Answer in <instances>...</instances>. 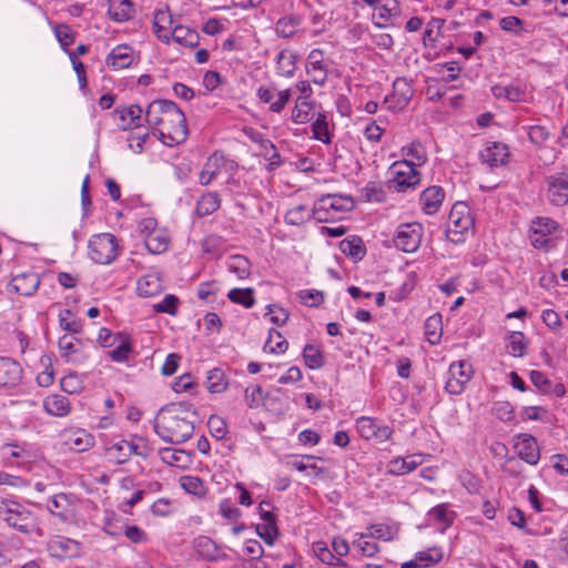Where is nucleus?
Returning <instances> with one entry per match:
<instances>
[{"label": "nucleus", "mask_w": 568, "mask_h": 568, "mask_svg": "<svg viewBox=\"0 0 568 568\" xmlns=\"http://www.w3.org/2000/svg\"><path fill=\"white\" fill-rule=\"evenodd\" d=\"M197 419V409L192 403H170L158 412L153 428L162 440L180 445L193 436Z\"/></svg>", "instance_id": "nucleus-1"}, {"label": "nucleus", "mask_w": 568, "mask_h": 568, "mask_svg": "<svg viewBox=\"0 0 568 568\" xmlns=\"http://www.w3.org/2000/svg\"><path fill=\"white\" fill-rule=\"evenodd\" d=\"M403 153L409 159L407 161L414 168L422 166L427 162L426 149L418 141H414L409 145L403 148Z\"/></svg>", "instance_id": "nucleus-42"}, {"label": "nucleus", "mask_w": 568, "mask_h": 568, "mask_svg": "<svg viewBox=\"0 0 568 568\" xmlns=\"http://www.w3.org/2000/svg\"><path fill=\"white\" fill-rule=\"evenodd\" d=\"M313 217L312 211H308L306 205L300 204L288 210L284 215V221L288 225L298 226Z\"/></svg>", "instance_id": "nucleus-45"}, {"label": "nucleus", "mask_w": 568, "mask_h": 568, "mask_svg": "<svg viewBox=\"0 0 568 568\" xmlns=\"http://www.w3.org/2000/svg\"><path fill=\"white\" fill-rule=\"evenodd\" d=\"M44 410L55 417H64L71 412L69 398L61 394H52L43 399Z\"/></svg>", "instance_id": "nucleus-31"}, {"label": "nucleus", "mask_w": 568, "mask_h": 568, "mask_svg": "<svg viewBox=\"0 0 568 568\" xmlns=\"http://www.w3.org/2000/svg\"><path fill=\"white\" fill-rule=\"evenodd\" d=\"M514 448L520 459L529 465H537L540 450L537 440L529 434H519L515 437Z\"/></svg>", "instance_id": "nucleus-16"}, {"label": "nucleus", "mask_w": 568, "mask_h": 568, "mask_svg": "<svg viewBox=\"0 0 568 568\" xmlns=\"http://www.w3.org/2000/svg\"><path fill=\"white\" fill-rule=\"evenodd\" d=\"M548 197L555 205L561 206L568 202V174L558 173L547 178Z\"/></svg>", "instance_id": "nucleus-22"}, {"label": "nucleus", "mask_w": 568, "mask_h": 568, "mask_svg": "<svg viewBox=\"0 0 568 568\" xmlns=\"http://www.w3.org/2000/svg\"><path fill=\"white\" fill-rule=\"evenodd\" d=\"M108 452L114 456L118 465L126 463L130 459L129 440L121 439L112 444Z\"/></svg>", "instance_id": "nucleus-59"}, {"label": "nucleus", "mask_w": 568, "mask_h": 568, "mask_svg": "<svg viewBox=\"0 0 568 568\" xmlns=\"http://www.w3.org/2000/svg\"><path fill=\"white\" fill-rule=\"evenodd\" d=\"M474 224L469 206L464 202H456L448 214L446 236L450 242L460 244L465 241L466 234L473 231Z\"/></svg>", "instance_id": "nucleus-5"}, {"label": "nucleus", "mask_w": 568, "mask_h": 568, "mask_svg": "<svg viewBox=\"0 0 568 568\" xmlns=\"http://www.w3.org/2000/svg\"><path fill=\"white\" fill-rule=\"evenodd\" d=\"M444 554L442 548L433 547L416 555L422 568L433 567L443 560Z\"/></svg>", "instance_id": "nucleus-52"}, {"label": "nucleus", "mask_w": 568, "mask_h": 568, "mask_svg": "<svg viewBox=\"0 0 568 568\" xmlns=\"http://www.w3.org/2000/svg\"><path fill=\"white\" fill-rule=\"evenodd\" d=\"M297 301L307 307H318L325 300L323 291L315 288H305L296 293Z\"/></svg>", "instance_id": "nucleus-48"}, {"label": "nucleus", "mask_w": 568, "mask_h": 568, "mask_svg": "<svg viewBox=\"0 0 568 568\" xmlns=\"http://www.w3.org/2000/svg\"><path fill=\"white\" fill-rule=\"evenodd\" d=\"M557 229V222L550 217H537L530 227V242L534 247H545L549 241L550 235Z\"/></svg>", "instance_id": "nucleus-18"}, {"label": "nucleus", "mask_w": 568, "mask_h": 568, "mask_svg": "<svg viewBox=\"0 0 568 568\" xmlns=\"http://www.w3.org/2000/svg\"><path fill=\"white\" fill-rule=\"evenodd\" d=\"M312 138L324 144H331L333 133L329 128L328 115L326 112H316L311 124Z\"/></svg>", "instance_id": "nucleus-28"}, {"label": "nucleus", "mask_w": 568, "mask_h": 568, "mask_svg": "<svg viewBox=\"0 0 568 568\" xmlns=\"http://www.w3.org/2000/svg\"><path fill=\"white\" fill-rule=\"evenodd\" d=\"M288 347L287 341L282 336V334L274 329L270 328L268 337L264 343V351L275 354H283Z\"/></svg>", "instance_id": "nucleus-47"}, {"label": "nucleus", "mask_w": 568, "mask_h": 568, "mask_svg": "<svg viewBox=\"0 0 568 568\" xmlns=\"http://www.w3.org/2000/svg\"><path fill=\"white\" fill-rule=\"evenodd\" d=\"M227 297L236 304H241L246 308L254 305V290L253 288H232L227 293Z\"/></svg>", "instance_id": "nucleus-54"}, {"label": "nucleus", "mask_w": 568, "mask_h": 568, "mask_svg": "<svg viewBox=\"0 0 568 568\" xmlns=\"http://www.w3.org/2000/svg\"><path fill=\"white\" fill-rule=\"evenodd\" d=\"M427 517L429 520L442 524L444 531L453 525L456 514L455 511L449 510L448 504H439L429 509Z\"/></svg>", "instance_id": "nucleus-39"}, {"label": "nucleus", "mask_w": 568, "mask_h": 568, "mask_svg": "<svg viewBox=\"0 0 568 568\" xmlns=\"http://www.w3.org/2000/svg\"><path fill=\"white\" fill-rule=\"evenodd\" d=\"M207 427H209L210 434L216 439L224 438L227 433L226 422L217 415L210 416V418L207 420Z\"/></svg>", "instance_id": "nucleus-64"}, {"label": "nucleus", "mask_w": 568, "mask_h": 568, "mask_svg": "<svg viewBox=\"0 0 568 568\" xmlns=\"http://www.w3.org/2000/svg\"><path fill=\"white\" fill-rule=\"evenodd\" d=\"M40 285V277L36 272H23L17 274L8 283V291L16 292L23 296L33 295Z\"/></svg>", "instance_id": "nucleus-21"}, {"label": "nucleus", "mask_w": 568, "mask_h": 568, "mask_svg": "<svg viewBox=\"0 0 568 568\" xmlns=\"http://www.w3.org/2000/svg\"><path fill=\"white\" fill-rule=\"evenodd\" d=\"M200 39L201 37L195 29L183 24H175L170 33V42L173 41L184 48L199 45Z\"/></svg>", "instance_id": "nucleus-27"}, {"label": "nucleus", "mask_w": 568, "mask_h": 568, "mask_svg": "<svg viewBox=\"0 0 568 568\" xmlns=\"http://www.w3.org/2000/svg\"><path fill=\"white\" fill-rule=\"evenodd\" d=\"M499 27L505 32L520 36L524 31V21L515 16H507L499 20Z\"/></svg>", "instance_id": "nucleus-63"}, {"label": "nucleus", "mask_w": 568, "mask_h": 568, "mask_svg": "<svg viewBox=\"0 0 568 568\" xmlns=\"http://www.w3.org/2000/svg\"><path fill=\"white\" fill-rule=\"evenodd\" d=\"M134 60L133 49L129 44H119L106 55L105 63L112 70L129 68Z\"/></svg>", "instance_id": "nucleus-23"}, {"label": "nucleus", "mask_w": 568, "mask_h": 568, "mask_svg": "<svg viewBox=\"0 0 568 568\" xmlns=\"http://www.w3.org/2000/svg\"><path fill=\"white\" fill-rule=\"evenodd\" d=\"M144 120L153 134L168 146L178 145L187 138L186 116L173 101H152L146 108Z\"/></svg>", "instance_id": "nucleus-2"}, {"label": "nucleus", "mask_w": 568, "mask_h": 568, "mask_svg": "<svg viewBox=\"0 0 568 568\" xmlns=\"http://www.w3.org/2000/svg\"><path fill=\"white\" fill-rule=\"evenodd\" d=\"M341 252L354 262L362 261L366 255V246L359 236L352 235L339 242Z\"/></svg>", "instance_id": "nucleus-32"}, {"label": "nucleus", "mask_w": 568, "mask_h": 568, "mask_svg": "<svg viewBox=\"0 0 568 568\" xmlns=\"http://www.w3.org/2000/svg\"><path fill=\"white\" fill-rule=\"evenodd\" d=\"M422 462L420 455H409L405 458L396 457L388 462L386 471L389 475L403 476L415 470Z\"/></svg>", "instance_id": "nucleus-26"}, {"label": "nucleus", "mask_w": 568, "mask_h": 568, "mask_svg": "<svg viewBox=\"0 0 568 568\" xmlns=\"http://www.w3.org/2000/svg\"><path fill=\"white\" fill-rule=\"evenodd\" d=\"M527 134L529 141L538 149L544 148L550 136L549 130L545 125L540 124L527 126Z\"/></svg>", "instance_id": "nucleus-56"}, {"label": "nucleus", "mask_w": 568, "mask_h": 568, "mask_svg": "<svg viewBox=\"0 0 568 568\" xmlns=\"http://www.w3.org/2000/svg\"><path fill=\"white\" fill-rule=\"evenodd\" d=\"M113 347L114 348L109 353L111 361L115 363L128 362L130 354L133 352L131 336L128 334L124 338H121Z\"/></svg>", "instance_id": "nucleus-44"}, {"label": "nucleus", "mask_w": 568, "mask_h": 568, "mask_svg": "<svg viewBox=\"0 0 568 568\" xmlns=\"http://www.w3.org/2000/svg\"><path fill=\"white\" fill-rule=\"evenodd\" d=\"M373 14L374 24L378 28L396 24L397 20L402 17V9L398 0H382L374 9Z\"/></svg>", "instance_id": "nucleus-17"}, {"label": "nucleus", "mask_w": 568, "mask_h": 568, "mask_svg": "<svg viewBox=\"0 0 568 568\" xmlns=\"http://www.w3.org/2000/svg\"><path fill=\"white\" fill-rule=\"evenodd\" d=\"M144 244L152 254L164 253L169 248L170 237L164 230H159L145 236Z\"/></svg>", "instance_id": "nucleus-37"}, {"label": "nucleus", "mask_w": 568, "mask_h": 568, "mask_svg": "<svg viewBox=\"0 0 568 568\" xmlns=\"http://www.w3.org/2000/svg\"><path fill=\"white\" fill-rule=\"evenodd\" d=\"M89 257L97 264H111L119 255L118 239L110 233L93 235L88 245Z\"/></svg>", "instance_id": "nucleus-6"}, {"label": "nucleus", "mask_w": 568, "mask_h": 568, "mask_svg": "<svg viewBox=\"0 0 568 568\" xmlns=\"http://www.w3.org/2000/svg\"><path fill=\"white\" fill-rule=\"evenodd\" d=\"M47 550L51 557L60 560L78 558L82 554V544L64 536H54L47 542Z\"/></svg>", "instance_id": "nucleus-11"}, {"label": "nucleus", "mask_w": 568, "mask_h": 568, "mask_svg": "<svg viewBox=\"0 0 568 568\" xmlns=\"http://www.w3.org/2000/svg\"><path fill=\"white\" fill-rule=\"evenodd\" d=\"M59 349L61 352V356L70 361L72 355L79 351L80 342L72 334H64L59 338L58 342Z\"/></svg>", "instance_id": "nucleus-55"}, {"label": "nucleus", "mask_w": 568, "mask_h": 568, "mask_svg": "<svg viewBox=\"0 0 568 568\" xmlns=\"http://www.w3.org/2000/svg\"><path fill=\"white\" fill-rule=\"evenodd\" d=\"M193 549L201 559L206 561H216L221 557L216 542L206 536L195 538L193 540Z\"/></svg>", "instance_id": "nucleus-30"}, {"label": "nucleus", "mask_w": 568, "mask_h": 568, "mask_svg": "<svg viewBox=\"0 0 568 568\" xmlns=\"http://www.w3.org/2000/svg\"><path fill=\"white\" fill-rule=\"evenodd\" d=\"M61 388L68 394H79L83 389V381L77 373H69L61 378Z\"/></svg>", "instance_id": "nucleus-58"}, {"label": "nucleus", "mask_w": 568, "mask_h": 568, "mask_svg": "<svg viewBox=\"0 0 568 568\" xmlns=\"http://www.w3.org/2000/svg\"><path fill=\"white\" fill-rule=\"evenodd\" d=\"M377 425V419L367 416H362L356 420L357 430L365 439H372L374 437Z\"/></svg>", "instance_id": "nucleus-60"}, {"label": "nucleus", "mask_w": 568, "mask_h": 568, "mask_svg": "<svg viewBox=\"0 0 568 568\" xmlns=\"http://www.w3.org/2000/svg\"><path fill=\"white\" fill-rule=\"evenodd\" d=\"M0 518L8 526L23 534H30L37 528L34 515L19 501L0 497Z\"/></svg>", "instance_id": "nucleus-4"}, {"label": "nucleus", "mask_w": 568, "mask_h": 568, "mask_svg": "<svg viewBox=\"0 0 568 568\" xmlns=\"http://www.w3.org/2000/svg\"><path fill=\"white\" fill-rule=\"evenodd\" d=\"M448 375L457 377L458 381L462 379L468 383L474 375V369L468 361L462 359L453 362L449 365Z\"/></svg>", "instance_id": "nucleus-51"}, {"label": "nucleus", "mask_w": 568, "mask_h": 568, "mask_svg": "<svg viewBox=\"0 0 568 568\" xmlns=\"http://www.w3.org/2000/svg\"><path fill=\"white\" fill-rule=\"evenodd\" d=\"M392 186L397 192L415 189L420 182V173L408 161H396L389 168Z\"/></svg>", "instance_id": "nucleus-7"}, {"label": "nucleus", "mask_w": 568, "mask_h": 568, "mask_svg": "<svg viewBox=\"0 0 568 568\" xmlns=\"http://www.w3.org/2000/svg\"><path fill=\"white\" fill-rule=\"evenodd\" d=\"M53 32L62 50L67 53L71 52L68 48L72 45L75 40V34L72 29L68 24H55Z\"/></svg>", "instance_id": "nucleus-53"}, {"label": "nucleus", "mask_w": 568, "mask_h": 568, "mask_svg": "<svg viewBox=\"0 0 568 568\" xmlns=\"http://www.w3.org/2000/svg\"><path fill=\"white\" fill-rule=\"evenodd\" d=\"M507 352L515 357H523L526 353L527 343L521 332H510L507 335Z\"/></svg>", "instance_id": "nucleus-46"}, {"label": "nucleus", "mask_w": 568, "mask_h": 568, "mask_svg": "<svg viewBox=\"0 0 568 568\" xmlns=\"http://www.w3.org/2000/svg\"><path fill=\"white\" fill-rule=\"evenodd\" d=\"M445 199V191L442 186L432 185L425 189L420 196L419 202L423 211L428 214H435L443 204Z\"/></svg>", "instance_id": "nucleus-24"}, {"label": "nucleus", "mask_w": 568, "mask_h": 568, "mask_svg": "<svg viewBox=\"0 0 568 568\" xmlns=\"http://www.w3.org/2000/svg\"><path fill=\"white\" fill-rule=\"evenodd\" d=\"M303 359L307 368L315 371L324 366L325 359L322 349L314 344H306L303 347Z\"/></svg>", "instance_id": "nucleus-40"}, {"label": "nucleus", "mask_w": 568, "mask_h": 568, "mask_svg": "<svg viewBox=\"0 0 568 568\" xmlns=\"http://www.w3.org/2000/svg\"><path fill=\"white\" fill-rule=\"evenodd\" d=\"M116 126L122 130L139 129L143 125V110L136 104L116 106L112 112Z\"/></svg>", "instance_id": "nucleus-13"}, {"label": "nucleus", "mask_w": 568, "mask_h": 568, "mask_svg": "<svg viewBox=\"0 0 568 568\" xmlns=\"http://www.w3.org/2000/svg\"><path fill=\"white\" fill-rule=\"evenodd\" d=\"M354 207L355 202L349 195L324 194L314 202L312 214L317 222H336Z\"/></svg>", "instance_id": "nucleus-3"}, {"label": "nucleus", "mask_w": 568, "mask_h": 568, "mask_svg": "<svg viewBox=\"0 0 568 568\" xmlns=\"http://www.w3.org/2000/svg\"><path fill=\"white\" fill-rule=\"evenodd\" d=\"M226 267L239 280H245L251 275L252 264L246 256L234 254L226 260Z\"/></svg>", "instance_id": "nucleus-34"}, {"label": "nucleus", "mask_w": 568, "mask_h": 568, "mask_svg": "<svg viewBox=\"0 0 568 568\" xmlns=\"http://www.w3.org/2000/svg\"><path fill=\"white\" fill-rule=\"evenodd\" d=\"M315 101L313 100H304L302 97H298L295 100L294 108L291 111V120L295 124H306L311 122L316 114L314 112Z\"/></svg>", "instance_id": "nucleus-29"}, {"label": "nucleus", "mask_w": 568, "mask_h": 568, "mask_svg": "<svg viewBox=\"0 0 568 568\" xmlns=\"http://www.w3.org/2000/svg\"><path fill=\"white\" fill-rule=\"evenodd\" d=\"M126 335L128 333L125 332H113L109 328L102 327L98 334V342L102 347H113Z\"/></svg>", "instance_id": "nucleus-57"}, {"label": "nucleus", "mask_w": 568, "mask_h": 568, "mask_svg": "<svg viewBox=\"0 0 568 568\" xmlns=\"http://www.w3.org/2000/svg\"><path fill=\"white\" fill-rule=\"evenodd\" d=\"M271 503L263 500L258 505V514L261 519L264 521V525H262V528L266 530L267 536L270 537L268 544H273V535H277V527H276V517L272 513Z\"/></svg>", "instance_id": "nucleus-38"}, {"label": "nucleus", "mask_w": 568, "mask_h": 568, "mask_svg": "<svg viewBox=\"0 0 568 568\" xmlns=\"http://www.w3.org/2000/svg\"><path fill=\"white\" fill-rule=\"evenodd\" d=\"M423 237V226L422 224L414 222L402 224L397 227L394 244L395 246L405 252V253H414L416 252L422 243Z\"/></svg>", "instance_id": "nucleus-8"}, {"label": "nucleus", "mask_w": 568, "mask_h": 568, "mask_svg": "<svg viewBox=\"0 0 568 568\" xmlns=\"http://www.w3.org/2000/svg\"><path fill=\"white\" fill-rule=\"evenodd\" d=\"M23 377L20 363L9 356H0V388L17 387Z\"/></svg>", "instance_id": "nucleus-15"}, {"label": "nucleus", "mask_w": 568, "mask_h": 568, "mask_svg": "<svg viewBox=\"0 0 568 568\" xmlns=\"http://www.w3.org/2000/svg\"><path fill=\"white\" fill-rule=\"evenodd\" d=\"M47 509L62 523H69L74 517V504L71 496L60 493L50 497Z\"/></svg>", "instance_id": "nucleus-19"}, {"label": "nucleus", "mask_w": 568, "mask_h": 568, "mask_svg": "<svg viewBox=\"0 0 568 568\" xmlns=\"http://www.w3.org/2000/svg\"><path fill=\"white\" fill-rule=\"evenodd\" d=\"M413 93L409 81L405 78H397L393 83V93L385 97L384 103L390 111L402 110L409 103Z\"/></svg>", "instance_id": "nucleus-14"}, {"label": "nucleus", "mask_w": 568, "mask_h": 568, "mask_svg": "<svg viewBox=\"0 0 568 568\" xmlns=\"http://www.w3.org/2000/svg\"><path fill=\"white\" fill-rule=\"evenodd\" d=\"M174 26L175 24L170 11H155L153 19V32L161 42L165 44L170 43V33L172 32Z\"/></svg>", "instance_id": "nucleus-25"}, {"label": "nucleus", "mask_w": 568, "mask_h": 568, "mask_svg": "<svg viewBox=\"0 0 568 568\" xmlns=\"http://www.w3.org/2000/svg\"><path fill=\"white\" fill-rule=\"evenodd\" d=\"M267 399L260 385H252L245 388V400L250 408H256Z\"/></svg>", "instance_id": "nucleus-61"}, {"label": "nucleus", "mask_w": 568, "mask_h": 568, "mask_svg": "<svg viewBox=\"0 0 568 568\" xmlns=\"http://www.w3.org/2000/svg\"><path fill=\"white\" fill-rule=\"evenodd\" d=\"M528 92L526 85L519 81L511 82L507 85L506 100L510 102L527 101Z\"/></svg>", "instance_id": "nucleus-62"}, {"label": "nucleus", "mask_w": 568, "mask_h": 568, "mask_svg": "<svg viewBox=\"0 0 568 568\" xmlns=\"http://www.w3.org/2000/svg\"><path fill=\"white\" fill-rule=\"evenodd\" d=\"M136 291L140 296L150 297L162 291V282L159 275L148 274L138 280Z\"/></svg>", "instance_id": "nucleus-35"}, {"label": "nucleus", "mask_w": 568, "mask_h": 568, "mask_svg": "<svg viewBox=\"0 0 568 568\" xmlns=\"http://www.w3.org/2000/svg\"><path fill=\"white\" fill-rule=\"evenodd\" d=\"M479 159L490 169L505 166L510 160L509 148L504 142H487L484 149L479 152Z\"/></svg>", "instance_id": "nucleus-12"}, {"label": "nucleus", "mask_w": 568, "mask_h": 568, "mask_svg": "<svg viewBox=\"0 0 568 568\" xmlns=\"http://www.w3.org/2000/svg\"><path fill=\"white\" fill-rule=\"evenodd\" d=\"M227 386L229 379L226 378V375L223 369L215 367L209 371L206 377V387L210 393H223L224 390H226Z\"/></svg>", "instance_id": "nucleus-41"}, {"label": "nucleus", "mask_w": 568, "mask_h": 568, "mask_svg": "<svg viewBox=\"0 0 568 568\" xmlns=\"http://www.w3.org/2000/svg\"><path fill=\"white\" fill-rule=\"evenodd\" d=\"M297 55L288 50H282L276 57L277 74L292 78L296 70Z\"/></svg>", "instance_id": "nucleus-36"}, {"label": "nucleus", "mask_w": 568, "mask_h": 568, "mask_svg": "<svg viewBox=\"0 0 568 568\" xmlns=\"http://www.w3.org/2000/svg\"><path fill=\"white\" fill-rule=\"evenodd\" d=\"M300 20L294 16H285L277 20L275 31L281 38H291L296 33Z\"/></svg>", "instance_id": "nucleus-50"}, {"label": "nucleus", "mask_w": 568, "mask_h": 568, "mask_svg": "<svg viewBox=\"0 0 568 568\" xmlns=\"http://www.w3.org/2000/svg\"><path fill=\"white\" fill-rule=\"evenodd\" d=\"M237 169V164L225 158L222 153L214 152L211 154L199 175V183L203 186L209 185L213 180L217 178L222 170L234 171Z\"/></svg>", "instance_id": "nucleus-9"}, {"label": "nucleus", "mask_w": 568, "mask_h": 568, "mask_svg": "<svg viewBox=\"0 0 568 568\" xmlns=\"http://www.w3.org/2000/svg\"><path fill=\"white\" fill-rule=\"evenodd\" d=\"M71 449L85 452L94 445V437L84 429H78L68 439Z\"/></svg>", "instance_id": "nucleus-43"}, {"label": "nucleus", "mask_w": 568, "mask_h": 568, "mask_svg": "<svg viewBox=\"0 0 568 568\" xmlns=\"http://www.w3.org/2000/svg\"><path fill=\"white\" fill-rule=\"evenodd\" d=\"M306 73L315 84L323 85L328 75L327 64L325 63L324 52L321 49H313L306 61Z\"/></svg>", "instance_id": "nucleus-20"}, {"label": "nucleus", "mask_w": 568, "mask_h": 568, "mask_svg": "<svg viewBox=\"0 0 568 568\" xmlns=\"http://www.w3.org/2000/svg\"><path fill=\"white\" fill-rule=\"evenodd\" d=\"M256 97L261 103L268 105V111L272 113H282L292 98V89L276 91L268 85H260L256 90Z\"/></svg>", "instance_id": "nucleus-10"}, {"label": "nucleus", "mask_w": 568, "mask_h": 568, "mask_svg": "<svg viewBox=\"0 0 568 568\" xmlns=\"http://www.w3.org/2000/svg\"><path fill=\"white\" fill-rule=\"evenodd\" d=\"M109 12L114 21L124 22L132 17V3L130 0H113Z\"/></svg>", "instance_id": "nucleus-49"}, {"label": "nucleus", "mask_w": 568, "mask_h": 568, "mask_svg": "<svg viewBox=\"0 0 568 568\" xmlns=\"http://www.w3.org/2000/svg\"><path fill=\"white\" fill-rule=\"evenodd\" d=\"M221 206V197L217 192H206L196 202V214L200 217L211 215Z\"/></svg>", "instance_id": "nucleus-33"}]
</instances>
